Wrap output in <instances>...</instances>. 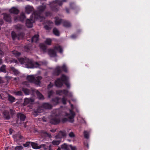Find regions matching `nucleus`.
<instances>
[{
    "instance_id": "57",
    "label": "nucleus",
    "mask_w": 150,
    "mask_h": 150,
    "mask_svg": "<svg viewBox=\"0 0 150 150\" xmlns=\"http://www.w3.org/2000/svg\"><path fill=\"white\" fill-rule=\"evenodd\" d=\"M3 53V52L0 50V54H2Z\"/></svg>"
},
{
    "instance_id": "13",
    "label": "nucleus",
    "mask_w": 150,
    "mask_h": 150,
    "mask_svg": "<svg viewBox=\"0 0 150 150\" xmlns=\"http://www.w3.org/2000/svg\"><path fill=\"white\" fill-rule=\"evenodd\" d=\"M11 35L12 38L13 40H14L16 38L19 40L22 39L23 38L24 36V34L23 33H21L18 36H17L16 33L13 31L11 33Z\"/></svg>"
},
{
    "instance_id": "39",
    "label": "nucleus",
    "mask_w": 150,
    "mask_h": 150,
    "mask_svg": "<svg viewBox=\"0 0 150 150\" xmlns=\"http://www.w3.org/2000/svg\"><path fill=\"white\" fill-rule=\"evenodd\" d=\"M69 137L71 138H74L75 137L74 134L72 132H70L69 134Z\"/></svg>"
},
{
    "instance_id": "35",
    "label": "nucleus",
    "mask_w": 150,
    "mask_h": 150,
    "mask_svg": "<svg viewBox=\"0 0 150 150\" xmlns=\"http://www.w3.org/2000/svg\"><path fill=\"white\" fill-rule=\"evenodd\" d=\"M60 100V99H59L57 98H55V99L53 100L54 104H57L59 102Z\"/></svg>"
},
{
    "instance_id": "58",
    "label": "nucleus",
    "mask_w": 150,
    "mask_h": 150,
    "mask_svg": "<svg viewBox=\"0 0 150 150\" xmlns=\"http://www.w3.org/2000/svg\"><path fill=\"white\" fill-rule=\"evenodd\" d=\"M12 131V129H10V133L11 134V133H12V132H11Z\"/></svg>"
},
{
    "instance_id": "40",
    "label": "nucleus",
    "mask_w": 150,
    "mask_h": 150,
    "mask_svg": "<svg viewBox=\"0 0 150 150\" xmlns=\"http://www.w3.org/2000/svg\"><path fill=\"white\" fill-rule=\"evenodd\" d=\"M14 93L16 96H21L22 95V93L21 91L15 92H14Z\"/></svg>"
},
{
    "instance_id": "59",
    "label": "nucleus",
    "mask_w": 150,
    "mask_h": 150,
    "mask_svg": "<svg viewBox=\"0 0 150 150\" xmlns=\"http://www.w3.org/2000/svg\"><path fill=\"white\" fill-rule=\"evenodd\" d=\"M75 35H72L71 36V37L72 38H75Z\"/></svg>"
},
{
    "instance_id": "51",
    "label": "nucleus",
    "mask_w": 150,
    "mask_h": 150,
    "mask_svg": "<svg viewBox=\"0 0 150 150\" xmlns=\"http://www.w3.org/2000/svg\"><path fill=\"white\" fill-rule=\"evenodd\" d=\"M3 23V21L2 19H0V25H1Z\"/></svg>"
},
{
    "instance_id": "36",
    "label": "nucleus",
    "mask_w": 150,
    "mask_h": 150,
    "mask_svg": "<svg viewBox=\"0 0 150 150\" xmlns=\"http://www.w3.org/2000/svg\"><path fill=\"white\" fill-rule=\"evenodd\" d=\"M84 137L88 139L89 138V132L86 131H85L84 132Z\"/></svg>"
},
{
    "instance_id": "37",
    "label": "nucleus",
    "mask_w": 150,
    "mask_h": 150,
    "mask_svg": "<svg viewBox=\"0 0 150 150\" xmlns=\"http://www.w3.org/2000/svg\"><path fill=\"white\" fill-rule=\"evenodd\" d=\"M0 70L1 71L4 72H6V66L5 65H3L0 68Z\"/></svg>"
},
{
    "instance_id": "53",
    "label": "nucleus",
    "mask_w": 150,
    "mask_h": 150,
    "mask_svg": "<svg viewBox=\"0 0 150 150\" xmlns=\"http://www.w3.org/2000/svg\"><path fill=\"white\" fill-rule=\"evenodd\" d=\"M3 82V81L2 80V79L0 77V83H2Z\"/></svg>"
},
{
    "instance_id": "54",
    "label": "nucleus",
    "mask_w": 150,
    "mask_h": 150,
    "mask_svg": "<svg viewBox=\"0 0 150 150\" xmlns=\"http://www.w3.org/2000/svg\"><path fill=\"white\" fill-rule=\"evenodd\" d=\"M56 130L54 129H52L50 130V131L53 132H54Z\"/></svg>"
},
{
    "instance_id": "15",
    "label": "nucleus",
    "mask_w": 150,
    "mask_h": 150,
    "mask_svg": "<svg viewBox=\"0 0 150 150\" xmlns=\"http://www.w3.org/2000/svg\"><path fill=\"white\" fill-rule=\"evenodd\" d=\"M25 18V17L24 15V14L23 13H22L21 14V16L19 17H15L14 18V20L15 21H23Z\"/></svg>"
},
{
    "instance_id": "48",
    "label": "nucleus",
    "mask_w": 150,
    "mask_h": 150,
    "mask_svg": "<svg viewBox=\"0 0 150 150\" xmlns=\"http://www.w3.org/2000/svg\"><path fill=\"white\" fill-rule=\"evenodd\" d=\"M23 85H26L27 86H28L29 85V83L27 82H23Z\"/></svg>"
},
{
    "instance_id": "8",
    "label": "nucleus",
    "mask_w": 150,
    "mask_h": 150,
    "mask_svg": "<svg viewBox=\"0 0 150 150\" xmlns=\"http://www.w3.org/2000/svg\"><path fill=\"white\" fill-rule=\"evenodd\" d=\"M52 107V106L49 103H44L42 106L38 108L36 111L33 112V114L35 116H36L38 115V113L42 112L43 111L44 109H50Z\"/></svg>"
},
{
    "instance_id": "64",
    "label": "nucleus",
    "mask_w": 150,
    "mask_h": 150,
    "mask_svg": "<svg viewBox=\"0 0 150 150\" xmlns=\"http://www.w3.org/2000/svg\"><path fill=\"white\" fill-rule=\"evenodd\" d=\"M24 127H25V124L24 125Z\"/></svg>"
},
{
    "instance_id": "25",
    "label": "nucleus",
    "mask_w": 150,
    "mask_h": 150,
    "mask_svg": "<svg viewBox=\"0 0 150 150\" xmlns=\"http://www.w3.org/2000/svg\"><path fill=\"white\" fill-rule=\"evenodd\" d=\"M11 71L13 72L15 75H17L19 74L20 72L14 67H11Z\"/></svg>"
},
{
    "instance_id": "60",
    "label": "nucleus",
    "mask_w": 150,
    "mask_h": 150,
    "mask_svg": "<svg viewBox=\"0 0 150 150\" xmlns=\"http://www.w3.org/2000/svg\"><path fill=\"white\" fill-rule=\"evenodd\" d=\"M2 63V60L0 59V64H1Z\"/></svg>"
},
{
    "instance_id": "63",
    "label": "nucleus",
    "mask_w": 150,
    "mask_h": 150,
    "mask_svg": "<svg viewBox=\"0 0 150 150\" xmlns=\"http://www.w3.org/2000/svg\"><path fill=\"white\" fill-rule=\"evenodd\" d=\"M8 148H6L5 150H7Z\"/></svg>"
},
{
    "instance_id": "24",
    "label": "nucleus",
    "mask_w": 150,
    "mask_h": 150,
    "mask_svg": "<svg viewBox=\"0 0 150 150\" xmlns=\"http://www.w3.org/2000/svg\"><path fill=\"white\" fill-rule=\"evenodd\" d=\"M48 24L49 26L46 25L44 26V28L46 30H49L50 28H52V26L53 24L52 22L50 21H48Z\"/></svg>"
},
{
    "instance_id": "38",
    "label": "nucleus",
    "mask_w": 150,
    "mask_h": 150,
    "mask_svg": "<svg viewBox=\"0 0 150 150\" xmlns=\"http://www.w3.org/2000/svg\"><path fill=\"white\" fill-rule=\"evenodd\" d=\"M22 90L26 95H28L29 93V91L28 89L23 88Z\"/></svg>"
},
{
    "instance_id": "44",
    "label": "nucleus",
    "mask_w": 150,
    "mask_h": 150,
    "mask_svg": "<svg viewBox=\"0 0 150 150\" xmlns=\"http://www.w3.org/2000/svg\"><path fill=\"white\" fill-rule=\"evenodd\" d=\"M23 147L21 146H17L16 147L15 149L21 150L22 149Z\"/></svg>"
},
{
    "instance_id": "20",
    "label": "nucleus",
    "mask_w": 150,
    "mask_h": 150,
    "mask_svg": "<svg viewBox=\"0 0 150 150\" xmlns=\"http://www.w3.org/2000/svg\"><path fill=\"white\" fill-rule=\"evenodd\" d=\"M70 145H67L66 144H64L61 146V148L64 150H69Z\"/></svg>"
},
{
    "instance_id": "26",
    "label": "nucleus",
    "mask_w": 150,
    "mask_h": 150,
    "mask_svg": "<svg viewBox=\"0 0 150 150\" xmlns=\"http://www.w3.org/2000/svg\"><path fill=\"white\" fill-rule=\"evenodd\" d=\"M38 35H35L32 38L31 40L33 42H36L39 40Z\"/></svg>"
},
{
    "instance_id": "3",
    "label": "nucleus",
    "mask_w": 150,
    "mask_h": 150,
    "mask_svg": "<svg viewBox=\"0 0 150 150\" xmlns=\"http://www.w3.org/2000/svg\"><path fill=\"white\" fill-rule=\"evenodd\" d=\"M71 109L67 110L64 113V115L65 118L62 120L63 122H65L67 120L71 122H74V118L75 114L73 111L74 108L72 105H71Z\"/></svg>"
},
{
    "instance_id": "19",
    "label": "nucleus",
    "mask_w": 150,
    "mask_h": 150,
    "mask_svg": "<svg viewBox=\"0 0 150 150\" xmlns=\"http://www.w3.org/2000/svg\"><path fill=\"white\" fill-rule=\"evenodd\" d=\"M31 145L32 147L35 149H38L41 147V146H38L37 144L31 142Z\"/></svg>"
},
{
    "instance_id": "52",
    "label": "nucleus",
    "mask_w": 150,
    "mask_h": 150,
    "mask_svg": "<svg viewBox=\"0 0 150 150\" xmlns=\"http://www.w3.org/2000/svg\"><path fill=\"white\" fill-rule=\"evenodd\" d=\"M2 94H0V98H1L2 99H4V97H2Z\"/></svg>"
},
{
    "instance_id": "4",
    "label": "nucleus",
    "mask_w": 150,
    "mask_h": 150,
    "mask_svg": "<svg viewBox=\"0 0 150 150\" xmlns=\"http://www.w3.org/2000/svg\"><path fill=\"white\" fill-rule=\"evenodd\" d=\"M59 111L58 110H54L50 116V122L54 124H57L60 121V116L59 114Z\"/></svg>"
},
{
    "instance_id": "49",
    "label": "nucleus",
    "mask_w": 150,
    "mask_h": 150,
    "mask_svg": "<svg viewBox=\"0 0 150 150\" xmlns=\"http://www.w3.org/2000/svg\"><path fill=\"white\" fill-rule=\"evenodd\" d=\"M52 86H53L52 84V83L51 82H50V84L48 85V88H51Z\"/></svg>"
},
{
    "instance_id": "23",
    "label": "nucleus",
    "mask_w": 150,
    "mask_h": 150,
    "mask_svg": "<svg viewBox=\"0 0 150 150\" xmlns=\"http://www.w3.org/2000/svg\"><path fill=\"white\" fill-rule=\"evenodd\" d=\"M65 0H63L62 1H56L52 2L51 3L52 5H53L55 4V5H61L62 4V3L63 2L65 1Z\"/></svg>"
},
{
    "instance_id": "6",
    "label": "nucleus",
    "mask_w": 150,
    "mask_h": 150,
    "mask_svg": "<svg viewBox=\"0 0 150 150\" xmlns=\"http://www.w3.org/2000/svg\"><path fill=\"white\" fill-rule=\"evenodd\" d=\"M66 136V133L64 131H60L58 135L55 136L56 139L53 140L52 142L54 146L58 145L61 142V139Z\"/></svg>"
},
{
    "instance_id": "46",
    "label": "nucleus",
    "mask_w": 150,
    "mask_h": 150,
    "mask_svg": "<svg viewBox=\"0 0 150 150\" xmlns=\"http://www.w3.org/2000/svg\"><path fill=\"white\" fill-rule=\"evenodd\" d=\"M53 93V92L52 91H50L48 92V97L49 98L51 96L52 94Z\"/></svg>"
},
{
    "instance_id": "45",
    "label": "nucleus",
    "mask_w": 150,
    "mask_h": 150,
    "mask_svg": "<svg viewBox=\"0 0 150 150\" xmlns=\"http://www.w3.org/2000/svg\"><path fill=\"white\" fill-rule=\"evenodd\" d=\"M62 100V103L64 104H65L66 103V100L65 99V97H64Z\"/></svg>"
},
{
    "instance_id": "14",
    "label": "nucleus",
    "mask_w": 150,
    "mask_h": 150,
    "mask_svg": "<svg viewBox=\"0 0 150 150\" xmlns=\"http://www.w3.org/2000/svg\"><path fill=\"white\" fill-rule=\"evenodd\" d=\"M9 11L10 13L17 14L19 12V10L17 8L13 7L9 10Z\"/></svg>"
},
{
    "instance_id": "41",
    "label": "nucleus",
    "mask_w": 150,
    "mask_h": 150,
    "mask_svg": "<svg viewBox=\"0 0 150 150\" xmlns=\"http://www.w3.org/2000/svg\"><path fill=\"white\" fill-rule=\"evenodd\" d=\"M31 142H28L26 143L25 144H23V146L25 147H27L28 146L30 145H31Z\"/></svg>"
},
{
    "instance_id": "62",
    "label": "nucleus",
    "mask_w": 150,
    "mask_h": 150,
    "mask_svg": "<svg viewBox=\"0 0 150 150\" xmlns=\"http://www.w3.org/2000/svg\"><path fill=\"white\" fill-rule=\"evenodd\" d=\"M18 137H19L20 138V139H21V136H18Z\"/></svg>"
},
{
    "instance_id": "55",
    "label": "nucleus",
    "mask_w": 150,
    "mask_h": 150,
    "mask_svg": "<svg viewBox=\"0 0 150 150\" xmlns=\"http://www.w3.org/2000/svg\"><path fill=\"white\" fill-rule=\"evenodd\" d=\"M46 118H45V117H44L42 118V120L44 122H45L46 121Z\"/></svg>"
},
{
    "instance_id": "61",
    "label": "nucleus",
    "mask_w": 150,
    "mask_h": 150,
    "mask_svg": "<svg viewBox=\"0 0 150 150\" xmlns=\"http://www.w3.org/2000/svg\"><path fill=\"white\" fill-rule=\"evenodd\" d=\"M57 150H61L59 148H58Z\"/></svg>"
},
{
    "instance_id": "1",
    "label": "nucleus",
    "mask_w": 150,
    "mask_h": 150,
    "mask_svg": "<svg viewBox=\"0 0 150 150\" xmlns=\"http://www.w3.org/2000/svg\"><path fill=\"white\" fill-rule=\"evenodd\" d=\"M18 61L21 64H23L24 67L28 68H38L42 66L45 65L46 62H34L31 59H29L27 58H21L18 59Z\"/></svg>"
},
{
    "instance_id": "12",
    "label": "nucleus",
    "mask_w": 150,
    "mask_h": 150,
    "mask_svg": "<svg viewBox=\"0 0 150 150\" xmlns=\"http://www.w3.org/2000/svg\"><path fill=\"white\" fill-rule=\"evenodd\" d=\"M62 69L65 72L67 71V67L65 64H64L61 67L59 66H57L56 67L55 70V74L58 75L61 72Z\"/></svg>"
},
{
    "instance_id": "30",
    "label": "nucleus",
    "mask_w": 150,
    "mask_h": 150,
    "mask_svg": "<svg viewBox=\"0 0 150 150\" xmlns=\"http://www.w3.org/2000/svg\"><path fill=\"white\" fill-rule=\"evenodd\" d=\"M8 100L9 101L11 102H14L15 98L10 95H8Z\"/></svg>"
},
{
    "instance_id": "34",
    "label": "nucleus",
    "mask_w": 150,
    "mask_h": 150,
    "mask_svg": "<svg viewBox=\"0 0 150 150\" xmlns=\"http://www.w3.org/2000/svg\"><path fill=\"white\" fill-rule=\"evenodd\" d=\"M52 42V40L49 38H47L46 39V41H45V43L48 45H50Z\"/></svg>"
},
{
    "instance_id": "42",
    "label": "nucleus",
    "mask_w": 150,
    "mask_h": 150,
    "mask_svg": "<svg viewBox=\"0 0 150 150\" xmlns=\"http://www.w3.org/2000/svg\"><path fill=\"white\" fill-rule=\"evenodd\" d=\"M70 149H71V150H77L75 146H73L70 145Z\"/></svg>"
},
{
    "instance_id": "31",
    "label": "nucleus",
    "mask_w": 150,
    "mask_h": 150,
    "mask_svg": "<svg viewBox=\"0 0 150 150\" xmlns=\"http://www.w3.org/2000/svg\"><path fill=\"white\" fill-rule=\"evenodd\" d=\"M12 53L16 57H18L21 54V53L20 52L16 51H12Z\"/></svg>"
},
{
    "instance_id": "7",
    "label": "nucleus",
    "mask_w": 150,
    "mask_h": 150,
    "mask_svg": "<svg viewBox=\"0 0 150 150\" xmlns=\"http://www.w3.org/2000/svg\"><path fill=\"white\" fill-rule=\"evenodd\" d=\"M62 48L59 46H55L54 49H50L48 50V54L50 57H55L57 55L56 51L61 53L62 52Z\"/></svg>"
},
{
    "instance_id": "10",
    "label": "nucleus",
    "mask_w": 150,
    "mask_h": 150,
    "mask_svg": "<svg viewBox=\"0 0 150 150\" xmlns=\"http://www.w3.org/2000/svg\"><path fill=\"white\" fill-rule=\"evenodd\" d=\"M55 24L57 25H59L62 23H63L64 25L67 27H69L71 26L70 23L67 21H63L57 17L55 18Z\"/></svg>"
},
{
    "instance_id": "28",
    "label": "nucleus",
    "mask_w": 150,
    "mask_h": 150,
    "mask_svg": "<svg viewBox=\"0 0 150 150\" xmlns=\"http://www.w3.org/2000/svg\"><path fill=\"white\" fill-rule=\"evenodd\" d=\"M36 93L39 99H43L44 98L43 96L38 91H37Z\"/></svg>"
},
{
    "instance_id": "50",
    "label": "nucleus",
    "mask_w": 150,
    "mask_h": 150,
    "mask_svg": "<svg viewBox=\"0 0 150 150\" xmlns=\"http://www.w3.org/2000/svg\"><path fill=\"white\" fill-rule=\"evenodd\" d=\"M11 78V77H10L6 76L5 77L4 79L8 80L10 79Z\"/></svg>"
},
{
    "instance_id": "11",
    "label": "nucleus",
    "mask_w": 150,
    "mask_h": 150,
    "mask_svg": "<svg viewBox=\"0 0 150 150\" xmlns=\"http://www.w3.org/2000/svg\"><path fill=\"white\" fill-rule=\"evenodd\" d=\"M56 94L59 95H62L63 96L69 97L71 96L72 94L70 92H69L67 91L64 90L63 91L58 90L56 91Z\"/></svg>"
},
{
    "instance_id": "29",
    "label": "nucleus",
    "mask_w": 150,
    "mask_h": 150,
    "mask_svg": "<svg viewBox=\"0 0 150 150\" xmlns=\"http://www.w3.org/2000/svg\"><path fill=\"white\" fill-rule=\"evenodd\" d=\"M3 114L5 117L6 119H8L9 118L8 112V111H5L3 112Z\"/></svg>"
},
{
    "instance_id": "2",
    "label": "nucleus",
    "mask_w": 150,
    "mask_h": 150,
    "mask_svg": "<svg viewBox=\"0 0 150 150\" xmlns=\"http://www.w3.org/2000/svg\"><path fill=\"white\" fill-rule=\"evenodd\" d=\"M44 19V18L41 17L40 14H38V12H35L32 14L30 19L27 20L26 24L28 27L31 28L33 26V24L35 20L38 19L40 21H42Z\"/></svg>"
},
{
    "instance_id": "22",
    "label": "nucleus",
    "mask_w": 150,
    "mask_h": 150,
    "mask_svg": "<svg viewBox=\"0 0 150 150\" xmlns=\"http://www.w3.org/2000/svg\"><path fill=\"white\" fill-rule=\"evenodd\" d=\"M4 19L7 22H10L11 21V18L9 15L6 13L4 14Z\"/></svg>"
},
{
    "instance_id": "16",
    "label": "nucleus",
    "mask_w": 150,
    "mask_h": 150,
    "mask_svg": "<svg viewBox=\"0 0 150 150\" xmlns=\"http://www.w3.org/2000/svg\"><path fill=\"white\" fill-rule=\"evenodd\" d=\"M34 101V100L31 98H26L25 99L24 104L26 105L28 104H32Z\"/></svg>"
},
{
    "instance_id": "21",
    "label": "nucleus",
    "mask_w": 150,
    "mask_h": 150,
    "mask_svg": "<svg viewBox=\"0 0 150 150\" xmlns=\"http://www.w3.org/2000/svg\"><path fill=\"white\" fill-rule=\"evenodd\" d=\"M40 48L44 53L46 52V47L43 44H41L40 45Z\"/></svg>"
},
{
    "instance_id": "18",
    "label": "nucleus",
    "mask_w": 150,
    "mask_h": 150,
    "mask_svg": "<svg viewBox=\"0 0 150 150\" xmlns=\"http://www.w3.org/2000/svg\"><path fill=\"white\" fill-rule=\"evenodd\" d=\"M17 117L18 119H20L21 121H23L24 120L26 117L23 114L19 113L18 114Z\"/></svg>"
},
{
    "instance_id": "32",
    "label": "nucleus",
    "mask_w": 150,
    "mask_h": 150,
    "mask_svg": "<svg viewBox=\"0 0 150 150\" xmlns=\"http://www.w3.org/2000/svg\"><path fill=\"white\" fill-rule=\"evenodd\" d=\"M8 58L6 57L5 59V60L6 61V62L8 63H10L13 62L17 63V61L16 60L14 59H13L12 60H10V61H9L8 60Z\"/></svg>"
},
{
    "instance_id": "47",
    "label": "nucleus",
    "mask_w": 150,
    "mask_h": 150,
    "mask_svg": "<svg viewBox=\"0 0 150 150\" xmlns=\"http://www.w3.org/2000/svg\"><path fill=\"white\" fill-rule=\"evenodd\" d=\"M22 28V26L19 25L16 26V28L18 29H20Z\"/></svg>"
},
{
    "instance_id": "33",
    "label": "nucleus",
    "mask_w": 150,
    "mask_h": 150,
    "mask_svg": "<svg viewBox=\"0 0 150 150\" xmlns=\"http://www.w3.org/2000/svg\"><path fill=\"white\" fill-rule=\"evenodd\" d=\"M53 32L54 35L58 36L59 35V31L56 28H54L53 30Z\"/></svg>"
},
{
    "instance_id": "27",
    "label": "nucleus",
    "mask_w": 150,
    "mask_h": 150,
    "mask_svg": "<svg viewBox=\"0 0 150 150\" xmlns=\"http://www.w3.org/2000/svg\"><path fill=\"white\" fill-rule=\"evenodd\" d=\"M45 8L46 6L45 5L40 6L38 8V11L39 12H41L45 9Z\"/></svg>"
},
{
    "instance_id": "43",
    "label": "nucleus",
    "mask_w": 150,
    "mask_h": 150,
    "mask_svg": "<svg viewBox=\"0 0 150 150\" xmlns=\"http://www.w3.org/2000/svg\"><path fill=\"white\" fill-rule=\"evenodd\" d=\"M44 134V136L45 137H51V135L50 134L47 133L46 132H45Z\"/></svg>"
},
{
    "instance_id": "9",
    "label": "nucleus",
    "mask_w": 150,
    "mask_h": 150,
    "mask_svg": "<svg viewBox=\"0 0 150 150\" xmlns=\"http://www.w3.org/2000/svg\"><path fill=\"white\" fill-rule=\"evenodd\" d=\"M42 77L40 76H37L36 75H29L27 77V79L30 82H33L37 85H39L40 83V80Z\"/></svg>"
},
{
    "instance_id": "5",
    "label": "nucleus",
    "mask_w": 150,
    "mask_h": 150,
    "mask_svg": "<svg viewBox=\"0 0 150 150\" xmlns=\"http://www.w3.org/2000/svg\"><path fill=\"white\" fill-rule=\"evenodd\" d=\"M68 78L67 76L62 75L61 79H58L55 82V84L56 86L60 87L64 83L67 86L69 87V84L68 82Z\"/></svg>"
},
{
    "instance_id": "17",
    "label": "nucleus",
    "mask_w": 150,
    "mask_h": 150,
    "mask_svg": "<svg viewBox=\"0 0 150 150\" xmlns=\"http://www.w3.org/2000/svg\"><path fill=\"white\" fill-rule=\"evenodd\" d=\"M25 8L26 12L28 14L29 13L33 10V7L28 5L25 6Z\"/></svg>"
},
{
    "instance_id": "56",
    "label": "nucleus",
    "mask_w": 150,
    "mask_h": 150,
    "mask_svg": "<svg viewBox=\"0 0 150 150\" xmlns=\"http://www.w3.org/2000/svg\"><path fill=\"white\" fill-rule=\"evenodd\" d=\"M14 80L15 81H17L18 80V78H14Z\"/></svg>"
}]
</instances>
